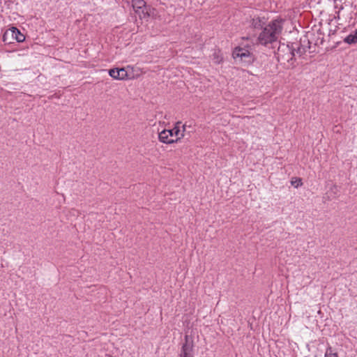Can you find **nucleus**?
<instances>
[{
  "label": "nucleus",
  "mask_w": 357,
  "mask_h": 357,
  "mask_svg": "<svg viewBox=\"0 0 357 357\" xmlns=\"http://www.w3.org/2000/svg\"><path fill=\"white\" fill-rule=\"evenodd\" d=\"M282 31V22L274 20L264 26L258 36V43L267 45L276 41Z\"/></svg>",
  "instance_id": "nucleus-1"
},
{
  "label": "nucleus",
  "mask_w": 357,
  "mask_h": 357,
  "mask_svg": "<svg viewBox=\"0 0 357 357\" xmlns=\"http://www.w3.org/2000/svg\"><path fill=\"white\" fill-rule=\"evenodd\" d=\"M186 125L177 122L172 130H163L159 133V140L165 144H172L185 136Z\"/></svg>",
  "instance_id": "nucleus-2"
},
{
  "label": "nucleus",
  "mask_w": 357,
  "mask_h": 357,
  "mask_svg": "<svg viewBox=\"0 0 357 357\" xmlns=\"http://www.w3.org/2000/svg\"><path fill=\"white\" fill-rule=\"evenodd\" d=\"M232 55L234 60L238 63H245L249 65L255 61L254 55L248 48L236 47Z\"/></svg>",
  "instance_id": "nucleus-3"
},
{
  "label": "nucleus",
  "mask_w": 357,
  "mask_h": 357,
  "mask_svg": "<svg viewBox=\"0 0 357 357\" xmlns=\"http://www.w3.org/2000/svg\"><path fill=\"white\" fill-rule=\"evenodd\" d=\"M132 68L127 67L126 68H113L109 70V75L115 79H131L135 77L130 72Z\"/></svg>",
  "instance_id": "nucleus-4"
},
{
  "label": "nucleus",
  "mask_w": 357,
  "mask_h": 357,
  "mask_svg": "<svg viewBox=\"0 0 357 357\" xmlns=\"http://www.w3.org/2000/svg\"><path fill=\"white\" fill-rule=\"evenodd\" d=\"M15 39L17 42H23L25 40V36L15 27H12L8 29L3 36L4 42H10V39Z\"/></svg>",
  "instance_id": "nucleus-5"
},
{
  "label": "nucleus",
  "mask_w": 357,
  "mask_h": 357,
  "mask_svg": "<svg viewBox=\"0 0 357 357\" xmlns=\"http://www.w3.org/2000/svg\"><path fill=\"white\" fill-rule=\"evenodd\" d=\"M132 6L140 19L146 18L148 7L144 0H132Z\"/></svg>",
  "instance_id": "nucleus-6"
},
{
  "label": "nucleus",
  "mask_w": 357,
  "mask_h": 357,
  "mask_svg": "<svg viewBox=\"0 0 357 357\" xmlns=\"http://www.w3.org/2000/svg\"><path fill=\"white\" fill-rule=\"evenodd\" d=\"M296 52V54H298L299 55H301L303 54V51L301 50V48H298L297 50H296L294 49L291 50H289V56H290L289 57L279 58V59H280L283 62L287 61L288 63H289L294 59V56H295Z\"/></svg>",
  "instance_id": "nucleus-7"
},
{
  "label": "nucleus",
  "mask_w": 357,
  "mask_h": 357,
  "mask_svg": "<svg viewBox=\"0 0 357 357\" xmlns=\"http://www.w3.org/2000/svg\"><path fill=\"white\" fill-rule=\"evenodd\" d=\"M265 24L264 17H256L252 20V25L254 28H260Z\"/></svg>",
  "instance_id": "nucleus-8"
},
{
  "label": "nucleus",
  "mask_w": 357,
  "mask_h": 357,
  "mask_svg": "<svg viewBox=\"0 0 357 357\" xmlns=\"http://www.w3.org/2000/svg\"><path fill=\"white\" fill-rule=\"evenodd\" d=\"M344 41L347 43L351 44L357 43V31H355L354 34L349 35L345 39Z\"/></svg>",
  "instance_id": "nucleus-9"
},
{
  "label": "nucleus",
  "mask_w": 357,
  "mask_h": 357,
  "mask_svg": "<svg viewBox=\"0 0 357 357\" xmlns=\"http://www.w3.org/2000/svg\"><path fill=\"white\" fill-rule=\"evenodd\" d=\"M147 14L146 13V18L149 17H152L153 18H156L157 16H158V14H157V12H156V10L153 8H151L150 6L148 7V9H147Z\"/></svg>",
  "instance_id": "nucleus-10"
},
{
  "label": "nucleus",
  "mask_w": 357,
  "mask_h": 357,
  "mask_svg": "<svg viewBox=\"0 0 357 357\" xmlns=\"http://www.w3.org/2000/svg\"><path fill=\"white\" fill-rule=\"evenodd\" d=\"M181 357H190V349L186 345L183 347Z\"/></svg>",
  "instance_id": "nucleus-11"
},
{
  "label": "nucleus",
  "mask_w": 357,
  "mask_h": 357,
  "mask_svg": "<svg viewBox=\"0 0 357 357\" xmlns=\"http://www.w3.org/2000/svg\"><path fill=\"white\" fill-rule=\"evenodd\" d=\"M291 185H294L295 188H298L302 185V181L301 178H293L291 179Z\"/></svg>",
  "instance_id": "nucleus-12"
},
{
  "label": "nucleus",
  "mask_w": 357,
  "mask_h": 357,
  "mask_svg": "<svg viewBox=\"0 0 357 357\" xmlns=\"http://www.w3.org/2000/svg\"><path fill=\"white\" fill-rule=\"evenodd\" d=\"M325 357H337V355L336 353H333L331 349H329L326 351Z\"/></svg>",
  "instance_id": "nucleus-13"
},
{
  "label": "nucleus",
  "mask_w": 357,
  "mask_h": 357,
  "mask_svg": "<svg viewBox=\"0 0 357 357\" xmlns=\"http://www.w3.org/2000/svg\"><path fill=\"white\" fill-rule=\"evenodd\" d=\"M214 59H215V62L217 63H220L222 61V58L216 57Z\"/></svg>",
  "instance_id": "nucleus-14"
},
{
  "label": "nucleus",
  "mask_w": 357,
  "mask_h": 357,
  "mask_svg": "<svg viewBox=\"0 0 357 357\" xmlns=\"http://www.w3.org/2000/svg\"><path fill=\"white\" fill-rule=\"evenodd\" d=\"M108 357H113V356H108Z\"/></svg>",
  "instance_id": "nucleus-15"
}]
</instances>
